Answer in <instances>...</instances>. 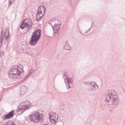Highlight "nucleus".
Masks as SVG:
<instances>
[{"mask_svg":"<svg viewBox=\"0 0 125 125\" xmlns=\"http://www.w3.org/2000/svg\"><path fill=\"white\" fill-rule=\"evenodd\" d=\"M105 101L107 102L111 109H116L118 107L120 99L118 97V93L114 90H108L105 94Z\"/></svg>","mask_w":125,"mask_h":125,"instance_id":"nucleus-1","label":"nucleus"},{"mask_svg":"<svg viewBox=\"0 0 125 125\" xmlns=\"http://www.w3.org/2000/svg\"><path fill=\"white\" fill-rule=\"evenodd\" d=\"M23 65H14L11 67L9 70L8 73V77L12 80H18L21 78V75L24 74L23 70Z\"/></svg>","mask_w":125,"mask_h":125,"instance_id":"nucleus-2","label":"nucleus"},{"mask_svg":"<svg viewBox=\"0 0 125 125\" xmlns=\"http://www.w3.org/2000/svg\"><path fill=\"white\" fill-rule=\"evenodd\" d=\"M41 37H42V31L40 29H36L32 33L29 44H30L31 45H36L37 43H38V42L40 41Z\"/></svg>","mask_w":125,"mask_h":125,"instance_id":"nucleus-3","label":"nucleus"},{"mask_svg":"<svg viewBox=\"0 0 125 125\" xmlns=\"http://www.w3.org/2000/svg\"><path fill=\"white\" fill-rule=\"evenodd\" d=\"M42 114L38 111H34L32 112V114L29 115L30 120L31 122H34V123H42V118L41 117Z\"/></svg>","mask_w":125,"mask_h":125,"instance_id":"nucleus-4","label":"nucleus"},{"mask_svg":"<svg viewBox=\"0 0 125 125\" xmlns=\"http://www.w3.org/2000/svg\"><path fill=\"white\" fill-rule=\"evenodd\" d=\"M61 26H62V21L57 19L55 20L54 27L52 26L54 35H55V36H56V34L59 33V31L58 30H60Z\"/></svg>","mask_w":125,"mask_h":125,"instance_id":"nucleus-5","label":"nucleus"},{"mask_svg":"<svg viewBox=\"0 0 125 125\" xmlns=\"http://www.w3.org/2000/svg\"><path fill=\"white\" fill-rule=\"evenodd\" d=\"M31 102L29 101H26L22 104L21 106L19 107V112H21V114L23 112H25L26 110H28L31 108Z\"/></svg>","mask_w":125,"mask_h":125,"instance_id":"nucleus-6","label":"nucleus"},{"mask_svg":"<svg viewBox=\"0 0 125 125\" xmlns=\"http://www.w3.org/2000/svg\"><path fill=\"white\" fill-rule=\"evenodd\" d=\"M45 8L43 6H41L38 7L37 11V16L36 17V19L37 21H39L40 19L42 18V16L44 15L45 13Z\"/></svg>","mask_w":125,"mask_h":125,"instance_id":"nucleus-7","label":"nucleus"},{"mask_svg":"<svg viewBox=\"0 0 125 125\" xmlns=\"http://www.w3.org/2000/svg\"><path fill=\"white\" fill-rule=\"evenodd\" d=\"M64 82L66 83V88L67 89H69V88H71V87L73 86V79L72 78H68L66 77V78L64 79Z\"/></svg>","mask_w":125,"mask_h":125,"instance_id":"nucleus-8","label":"nucleus"},{"mask_svg":"<svg viewBox=\"0 0 125 125\" xmlns=\"http://www.w3.org/2000/svg\"><path fill=\"white\" fill-rule=\"evenodd\" d=\"M88 88L87 90H90V91H95L98 89V85L95 84L94 82H91L90 86Z\"/></svg>","mask_w":125,"mask_h":125,"instance_id":"nucleus-9","label":"nucleus"},{"mask_svg":"<svg viewBox=\"0 0 125 125\" xmlns=\"http://www.w3.org/2000/svg\"><path fill=\"white\" fill-rule=\"evenodd\" d=\"M14 116V111L12 110L10 112H9L7 114H5L2 116L3 120H6L7 119H10V118H12Z\"/></svg>","mask_w":125,"mask_h":125,"instance_id":"nucleus-10","label":"nucleus"},{"mask_svg":"<svg viewBox=\"0 0 125 125\" xmlns=\"http://www.w3.org/2000/svg\"><path fill=\"white\" fill-rule=\"evenodd\" d=\"M31 27V25H29V23L26 22V21H25V20L23 21L22 23L20 26V28L21 29V30H24L25 28H28V29L29 30Z\"/></svg>","mask_w":125,"mask_h":125,"instance_id":"nucleus-11","label":"nucleus"},{"mask_svg":"<svg viewBox=\"0 0 125 125\" xmlns=\"http://www.w3.org/2000/svg\"><path fill=\"white\" fill-rule=\"evenodd\" d=\"M63 49H64V50H71V49H72V47L70 46V44H69V42L68 41H66L64 42Z\"/></svg>","mask_w":125,"mask_h":125,"instance_id":"nucleus-12","label":"nucleus"},{"mask_svg":"<svg viewBox=\"0 0 125 125\" xmlns=\"http://www.w3.org/2000/svg\"><path fill=\"white\" fill-rule=\"evenodd\" d=\"M27 92V87L25 86H22L21 87L20 94L21 95H24L25 93Z\"/></svg>","mask_w":125,"mask_h":125,"instance_id":"nucleus-13","label":"nucleus"},{"mask_svg":"<svg viewBox=\"0 0 125 125\" xmlns=\"http://www.w3.org/2000/svg\"><path fill=\"white\" fill-rule=\"evenodd\" d=\"M9 35H10L9 33V30H8L7 29H6L5 30L4 36L5 37V40H6V41H8V40H9Z\"/></svg>","mask_w":125,"mask_h":125,"instance_id":"nucleus-14","label":"nucleus"},{"mask_svg":"<svg viewBox=\"0 0 125 125\" xmlns=\"http://www.w3.org/2000/svg\"><path fill=\"white\" fill-rule=\"evenodd\" d=\"M50 120L51 121V124H55L56 123V121L58 120V117H56V119H53V117H50Z\"/></svg>","mask_w":125,"mask_h":125,"instance_id":"nucleus-15","label":"nucleus"},{"mask_svg":"<svg viewBox=\"0 0 125 125\" xmlns=\"http://www.w3.org/2000/svg\"><path fill=\"white\" fill-rule=\"evenodd\" d=\"M93 25L92 24L89 29H88L86 31L84 32V34H87L91 31V29H92Z\"/></svg>","mask_w":125,"mask_h":125,"instance_id":"nucleus-16","label":"nucleus"},{"mask_svg":"<svg viewBox=\"0 0 125 125\" xmlns=\"http://www.w3.org/2000/svg\"><path fill=\"white\" fill-rule=\"evenodd\" d=\"M83 83L84 85H86V86H90V82H84Z\"/></svg>","mask_w":125,"mask_h":125,"instance_id":"nucleus-17","label":"nucleus"},{"mask_svg":"<svg viewBox=\"0 0 125 125\" xmlns=\"http://www.w3.org/2000/svg\"><path fill=\"white\" fill-rule=\"evenodd\" d=\"M33 70H30L29 73H28V75H26V78L25 79H26L27 78H28V77H29V76H31V75H32V74H33Z\"/></svg>","mask_w":125,"mask_h":125,"instance_id":"nucleus-18","label":"nucleus"},{"mask_svg":"<svg viewBox=\"0 0 125 125\" xmlns=\"http://www.w3.org/2000/svg\"><path fill=\"white\" fill-rule=\"evenodd\" d=\"M55 115V112H53L49 114V119L51 118H53Z\"/></svg>","mask_w":125,"mask_h":125,"instance_id":"nucleus-19","label":"nucleus"},{"mask_svg":"<svg viewBox=\"0 0 125 125\" xmlns=\"http://www.w3.org/2000/svg\"><path fill=\"white\" fill-rule=\"evenodd\" d=\"M4 55V53L2 51H0V57H1V56H3Z\"/></svg>","mask_w":125,"mask_h":125,"instance_id":"nucleus-20","label":"nucleus"},{"mask_svg":"<svg viewBox=\"0 0 125 125\" xmlns=\"http://www.w3.org/2000/svg\"><path fill=\"white\" fill-rule=\"evenodd\" d=\"M13 1H14V0H9V5L12 4Z\"/></svg>","mask_w":125,"mask_h":125,"instance_id":"nucleus-21","label":"nucleus"},{"mask_svg":"<svg viewBox=\"0 0 125 125\" xmlns=\"http://www.w3.org/2000/svg\"><path fill=\"white\" fill-rule=\"evenodd\" d=\"M0 39L2 41V42L3 41V36L2 35V33H1V37Z\"/></svg>","mask_w":125,"mask_h":125,"instance_id":"nucleus-22","label":"nucleus"},{"mask_svg":"<svg viewBox=\"0 0 125 125\" xmlns=\"http://www.w3.org/2000/svg\"><path fill=\"white\" fill-rule=\"evenodd\" d=\"M54 21H49L48 24H49V25H52V24H51V23H54Z\"/></svg>","mask_w":125,"mask_h":125,"instance_id":"nucleus-23","label":"nucleus"},{"mask_svg":"<svg viewBox=\"0 0 125 125\" xmlns=\"http://www.w3.org/2000/svg\"><path fill=\"white\" fill-rule=\"evenodd\" d=\"M53 119H56V118H58V117H56V116H55V115L53 117H52Z\"/></svg>","mask_w":125,"mask_h":125,"instance_id":"nucleus-24","label":"nucleus"},{"mask_svg":"<svg viewBox=\"0 0 125 125\" xmlns=\"http://www.w3.org/2000/svg\"><path fill=\"white\" fill-rule=\"evenodd\" d=\"M0 98H1V95H0Z\"/></svg>","mask_w":125,"mask_h":125,"instance_id":"nucleus-25","label":"nucleus"},{"mask_svg":"<svg viewBox=\"0 0 125 125\" xmlns=\"http://www.w3.org/2000/svg\"><path fill=\"white\" fill-rule=\"evenodd\" d=\"M82 35H83L84 36H85V35L83 34H82Z\"/></svg>","mask_w":125,"mask_h":125,"instance_id":"nucleus-26","label":"nucleus"},{"mask_svg":"<svg viewBox=\"0 0 125 125\" xmlns=\"http://www.w3.org/2000/svg\"><path fill=\"white\" fill-rule=\"evenodd\" d=\"M2 33H3V30L2 31Z\"/></svg>","mask_w":125,"mask_h":125,"instance_id":"nucleus-27","label":"nucleus"}]
</instances>
